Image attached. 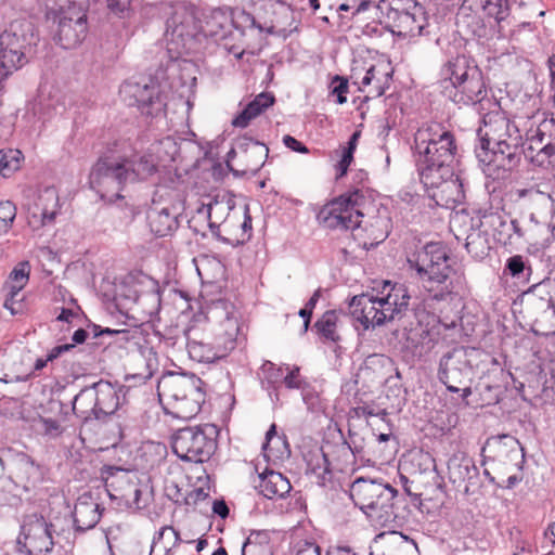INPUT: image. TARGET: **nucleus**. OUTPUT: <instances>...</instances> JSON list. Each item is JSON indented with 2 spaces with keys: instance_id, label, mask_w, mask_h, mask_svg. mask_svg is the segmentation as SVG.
Listing matches in <instances>:
<instances>
[{
  "instance_id": "nucleus-1",
  "label": "nucleus",
  "mask_w": 555,
  "mask_h": 555,
  "mask_svg": "<svg viewBox=\"0 0 555 555\" xmlns=\"http://www.w3.org/2000/svg\"><path fill=\"white\" fill-rule=\"evenodd\" d=\"M158 171L156 157L150 153L101 155L91 168L89 184L102 199L115 203L130 184L144 182Z\"/></svg>"
},
{
  "instance_id": "nucleus-2",
  "label": "nucleus",
  "mask_w": 555,
  "mask_h": 555,
  "mask_svg": "<svg viewBox=\"0 0 555 555\" xmlns=\"http://www.w3.org/2000/svg\"><path fill=\"white\" fill-rule=\"evenodd\" d=\"M416 166L421 181L428 188L450 182L459 188L456 201L464 199L463 181L454 177L456 144L454 134L439 124L421 129L415 134Z\"/></svg>"
},
{
  "instance_id": "nucleus-3",
  "label": "nucleus",
  "mask_w": 555,
  "mask_h": 555,
  "mask_svg": "<svg viewBox=\"0 0 555 555\" xmlns=\"http://www.w3.org/2000/svg\"><path fill=\"white\" fill-rule=\"evenodd\" d=\"M485 126L478 129V144L475 155L487 176L495 170L509 171L520 163L526 154L522 135L517 126L509 119L496 114L483 120Z\"/></svg>"
},
{
  "instance_id": "nucleus-4",
  "label": "nucleus",
  "mask_w": 555,
  "mask_h": 555,
  "mask_svg": "<svg viewBox=\"0 0 555 555\" xmlns=\"http://www.w3.org/2000/svg\"><path fill=\"white\" fill-rule=\"evenodd\" d=\"M410 269L415 270L430 297L437 301L448 300L454 294L450 280L452 267L448 247L441 242H429L416 248L408 257Z\"/></svg>"
},
{
  "instance_id": "nucleus-5",
  "label": "nucleus",
  "mask_w": 555,
  "mask_h": 555,
  "mask_svg": "<svg viewBox=\"0 0 555 555\" xmlns=\"http://www.w3.org/2000/svg\"><path fill=\"white\" fill-rule=\"evenodd\" d=\"M210 312L215 319L220 321L214 341H205L203 338H198L196 331L188 330L185 332L189 356L199 363H210L225 357L228 352L235 348L240 331L238 320L232 304L218 301Z\"/></svg>"
},
{
  "instance_id": "nucleus-6",
  "label": "nucleus",
  "mask_w": 555,
  "mask_h": 555,
  "mask_svg": "<svg viewBox=\"0 0 555 555\" xmlns=\"http://www.w3.org/2000/svg\"><path fill=\"white\" fill-rule=\"evenodd\" d=\"M442 94L455 104L476 105L487 98L482 72L465 55L449 60L441 68Z\"/></svg>"
},
{
  "instance_id": "nucleus-7",
  "label": "nucleus",
  "mask_w": 555,
  "mask_h": 555,
  "mask_svg": "<svg viewBox=\"0 0 555 555\" xmlns=\"http://www.w3.org/2000/svg\"><path fill=\"white\" fill-rule=\"evenodd\" d=\"M397 494L393 487L377 479L359 477L350 486V498L354 505L384 526L396 521L393 500Z\"/></svg>"
},
{
  "instance_id": "nucleus-8",
  "label": "nucleus",
  "mask_w": 555,
  "mask_h": 555,
  "mask_svg": "<svg viewBox=\"0 0 555 555\" xmlns=\"http://www.w3.org/2000/svg\"><path fill=\"white\" fill-rule=\"evenodd\" d=\"M37 40L35 26L27 20L12 22L0 35V90L9 75L27 63V50Z\"/></svg>"
},
{
  "instance_id": "nucleus-9",
  "label": "nucleus",
  "mask_w": 555,
  "mask_h": 555,
  "mask_svg": "<svg viewBox=\"0 0 555 555\" xmlns=\"http://www.w3.org/2000/svg\"><path fill=\"white\" fill-rule=\"evenodd\" d=\"M370 196L354 189L325 204L318 214L319 222L332 230H354L360 227Z\"/></svg>"
},
{
  "instance_id": "nucleus-10",
  "label": "nucleus",
  "mask_w": 555,
  "mask_h": 555,
  "mask_svg": "<svg viewBox=\"0 0 555 555\" xmlns=\"http://www.w3.org/2000/svg\"><path fill=\"white\" fill-rule=\"evenodd\" d=\"M474 349L459 346L443 353L438 363L437 377L448 391L460 393L462 400L468 405L472 396V382L474 376L470 354Z\"/></svg>"
},
{
  "instance_id": "nucleus-11",
  "label": "nucleus",
  "mask_w": 555,
  "mask_h": 555,
  "mask_svg": "<svg viewBox=\"0 0 555 555\" xmlns=\"http://www.w3.org/2000/svg\"><path fill=\"white\" fill-rule=\"evenodd\" d=\"M47 18L52 21L53 40L63 49H74L86 38L88 33L87 11L82 5L69 1L66 5L51 9Z\"/></svg>"
},
{
  "instance_id": "nucleus-12",
  "label": "nucleus",
  "mask_w": 555,
  "mask_h": 555,
  "mask_svg": "<svg viewBox=\"0 0 555 555\" xmlns=\"http://www.w3.org/2000/svg\"><path fill=\"white\" fill-rule=\"evenodd\" d=\"M379 8L398 36L416 37L430 34L425 9L415 0H382Z\"/></svg>"
},
{
  "instance_id": "nucleus-13",
  "label": "nucleus",
  "mask_w": 555,
  "mask_h": 555,
  "mask_svg": "<svg viewBox=\"0 0 555 555\" xmlns=\"http://www.w3.org/2000/svg\"><path fill=\"white\" fill-rule=\"evenodd\" d=\"M217 429L214 425L184 427L172 438V451L182 461L204 463L217 449Z\"/></svg>"
},
{
  "instance_id": "nucleus-14",
  "label": "nucleus",
  "mask_w": 555,
  "mask_h": 555,
  "mask_svg": "<svg viewBox=\"0 0 555 555\" xmlns=\"http://www.w3.org/2000/svg\"><path fill=\"white\" fill-rule=\"evenodd\" d=\"M521 301L537 334H555V280L546 279L531 286Z\"/></svg>"
},
{
  "instance_id": "nucleus-15",
  "label": "nucleus",
  "mask_w": 555,
  "mask_h": 555,
  "mask_svg": "<svg viewBox=\"0 0 555 555\" xmlns=\"http://www.w3.org/2000/svg\"><path fill=\"white\" fill-rule=\"evenodd\" d=\"M54 525L41 514L26 515L16 540L17 550L26 555H48L54 548Z\"/></svg>"
},
{
  "instance_id": "nucleus-16",
  "label": "nucleus",
  "mask_w": 555,
  "mask_h": 555,
  "mask_svg": "<svg viewBox=\"0 0 555 555\" xmlns=\"http://www.w3.org/2000/svg\"><path fill=\"white\" fill-rule=\"evenodd\" d=\"M122 101L128 106H137L142 114L152 116L164 107L159 86L152 79L142 81H125L119 90Z\"/></svg>"
},
{
  "instance_id": "nucleus-17",
  "label": "nucleus",
  "mask_w": 555,
  "mask_h": 555,
  "mask_svg": "<svg viewBox=\"0 0 555 555\" xmlns=\"http://www.w3.org/2000/svg\"><path fill=\"white\" fill-rule=\"evenodd\" d=\"M485 225L483 220L479 217L473 218L467 214L456 215L451 220V228H466L460 233H455L456 240H465V248L474 258L482 259L490 250V243L486 230L481 228Z\"/></svg>"
},
{
  "instance_id": "nucleus-18",
  "label": "nucleus",
  "mask_w": 555,
  "mask_h": 555,
  "mask_svg": "<svg viewBox=\"0 0 555 555\" xmlns=\"http://www.w3.org/2000/svg\"><path fill=\"white\" fill-rule=\"evenodd\" d=\"M483 462L492 461L520 468L525 454L520 442L511 435L492 436L481 450Z\"/></svg>"
},
{
  "instance_id": "nucleus-19",
  "label": "nucleus",
  "mask_w": 555,
  "mask_h": 555,
  "mask_svg": "<svg viewBox=\"0 0 555 555\" xmlns=\"http://www.w3.org/2000/svg\"><path fill=\"white\" fill-rule=\"evenodd\" d=\"M203 380L194 374L168 372L164 374L157 384L159 397L166 398L173 406L175 402L190 392L203 387Z\"/></svg>"
},
{
  "instance_id": "nucleus-20",
  "label": "nucleus",
  "mask_w": 555,
  "mask_h": 555,
  "mask_svg": "<svg viewBox=\"0 0 555 555\" xmlns=\"http://www.w3.org/2000/svg\"><path fill=\"white\" fill-rule=\"evenodd\" d=\"M104 507L91 492H85L77 499L73 517L76 532L83 533L93 529L100 521Z\"/></svg>"
},
{
  "instance_id": "nucleus-21",
  "label": "nucleus",
  "mask_w": 555,
  "mask_h": 555,
  "mask_svg": "<svg viewBox=\"0 0 555 555\" xmlns=\"http://www.w3.org/2000/svg\"><path fill=\"white\" fill-rule=\"evenodd\" d=\"M350 314L364 330L386 323V317L379 310L377 297L369 294L353 296L349 302Z\"/></svg>"
},
{
  "instance_id": "nucleus-22",
  "label": "nucleus",
  "mask_w": 555,
  "mask_h": 555,
  "mask_svg": "<svg viewBox=\"0 0 555 555\" xmlns=\"http://www.w3.org/2000/svg\"><path fill=\"white\" fill-rule=\"evenodd\" d=\"M9 479L16 490L29 492L42 480V472L28 455L22 453L15 459Z\"/></svg>"
},
{
  "instance_id": "nucleus-23",
  "label": "nucleus",
  "mask_w": 555,
  "mask_h": 555,
  "mask_svg": "<svg viewBox=\"0 0 555 555\" xmlns=\"http://www.w3.org/2000/svg\"><path fill=\"white\" fill-rule=\"evenodd\" d=\"M159 190L153 196V207L149 211V224L151 231L159 236H166L176 231L179 227L178 211L176 207H158L160 201Z\"/></svg>"
},
{
  "instance_id": "nucleus-24",
  "label": "nucleus",
  "mask_w": 555,
  "mask_h": 555,
  "mask_svg": "<svg viewBox=\"0 0 555 555\" xmlns=\"http://www.w3.org/2000/svg\"><path fill=\"white\" fill-rule=\"evenodd\" d=\"M449 480L453 485L466 483L465 492L477 485L479 469L472 457L464 453H455L448 461Z\"/></svg>"
},
{
  "instance_id": "nucleus-25",
  "label": "nucleus",
  "mask_w": 555,
  "mask_h": 555,
  "mask_svg": "<svg viewBox=\"0 0 555 555\" xmlns=\"http://www.w3.org/2000/svg\"><path fill=\"white\" fill-rule=\"evenodd\" d=\"M410 295L402 284L393 285L386 296L377 297L379 310L386 317V322L401 320L409 310Z\"/></svg>"
},
{
  "instance_id": "nucleus-26",
  "label": "nucleus",
  "mask_w": 555,
  "mask_h": 555,
  "mask_svg": "<svg viewBox=\"0 0 555 555\" xmlns=\"http://www.w3.org/2000/svg\"><path fill=\"white\" fill-rule=\"evenodd\" d=\"M258 479L259 483L255 488L269 500L284 499L292 490L289 480L279 472L267 469Z\"/></svg>"
},
{
  "instance_id": "nucleus-27",
  "label": "nucleus",
  "mask_w": 555,
  "mask_h": 555,
  "mask_svg": "<svg viewBox=\"0 0 555 555\" xmlns=\"http://www.w3.org/2000/svg\"><path fill=\"white\" fill-rule=\"evenodd\" d=\"M237 149L245 164V168L241 170L242 176L248 171H258L263 166L269 153V149L263 143L247 138L237 141Z\"/></svg>"
},
{
  "instance_id": "nucleus-28",
  "label": "nucleus",
  "mask_w": 555,
  "mask_h": 555,
  "mask_svg": "<svg viewBox=\"0 0 555 555\" xmlns=\"http://www.w3.org/2000/svg\"><path fill=\"white\" fill-rule=\"evenodd\" d=\"M36 206L39 214L37 211L31 214L29 221L31 224H35L38 218L40 219L37 227H43L53 222L60 208L57 191L54 188H46L40 193Z\"/></svg>"
},
{
  "instance_id": "nucleus-29",
  "label": "nucleus",
  "mask_w": 555,
  "mask_h": 555,
  "mask_svg": "<svg viewBox=\"0 0 555 555\" xmlns=\"http://www.w3.org/2000/svg\"><path fill=\"white\" fill-rule=\"evenodd\" d=\"M96 404L98 415L100 420L105 418L116 412L119 406V395L117 388L109 382L99 380L93 384Z\"/></svg>"
},
{
  "instance_id": "nucleus-30",
  "label": "nucleus",
  "mask_w": 555,
  "mask_h": 555,
  "mask_svg": "<svg viewBox=\"0 0 555 555\" xmlns=\"http://www.w3.org/2000/svg\"><path fill=\"white\" fill-rule=\"evenodd\" d=\"M93 384L82 388L74 398L73 412L83 420H100L98 415V404Z\"/></svg>"
},
{
  "instance_id": "nucleus-31",
  "label": "nucleus",
  "mask_w": 555,
  "mask_h": 555,
  "mask_svg": "<svg viewBox=\"0 0 555 555\" xmlns=\"http://www.w3.org/2000/svg\"><path fill=\"white\" fill-rule=\"evenodd\" d=\"M273 94L262 92L258 94L245 108L232 120V125L238 128H245L249 121L259 116L264 109L274 104Z\"/></svg>"
},
{
  "instance_id": "nucleus-32",
  "label": "nucleus",
  "mask_w": 555,
  "mask_h": 555,
  "mask_svg": "<svg viewBox=\"0 0 555 555\" xmlns=\"http://www.w3.org/2000/svg\"><path fill=\"white\" fill-rule=\"evenodd\" d=\"M204 402L205 392L203 387H199L177 400L172 406V414L178 418L190 420L199 413Z\"/></svg>"
},
{
  "instance_id": "nucleus-33",
  "label": "nucleus",
  "mask_w": 555,
  "mask_h": 555,
  "mask_svg": "<svg viewBox=\"0 0 555 555\" xmlns=\"http://www.w3.org/2000/svg\"><path fill=\"white\" fill-rule=\"evenodd\" d=\"M233 27V21L222 10H214L206 18L202 29L206 36L216 40H227L228 33Z\"/></svg>"
},
{
  "instance_id": "nucleus-34",
  "label": "nucleus",
  "mask_w": 555,
  "mask_h": 555,
  "mask_svg": "<svg viewBox=\"0 0 555 555\" xmlns=\"http://www.w3.org/2000/svg\"><path fill=\"white\" fill-rule=\"evenodd\" d=\"M307 472L318 478V483L324 486L332 478V467L328 460V453L324 448L310 451L306 457Z\"/></svg>"
},
{
  "instance_id": "nucleus-35",
  "label": "nucleus",
  "mask_w": 555,
  "mask_h": 555,
  "mask_svg": "<svg viewBox=\"0 0 555 555\" xmlns=\"http://www.w3.org/2000/svg\"><path fill=\"white\" fill-rule=\"evenodd\" d=\"M481 219L492 229L493 237L498 243L504 246L513 245L511 231L514 229V219H507L496 212L485 214Z\"/></svg>"
},
{
  "instance_id": "nucleus-36",
  "label": "nucleus",
  "mask_w": 555,
  "mask_h": 555,
  "mask_svg": "<svg viewBox=\"0 0 555 555\" xmlns=\"http://www.w3.org/2000/svg\"><path fill=\"white\" fill-rule=\"evenodd\" d=\"M539 142L542 144L544 141L545 144L540 149V152L547 158H555V119H545L543 120L537 131L535 134L532 135V142Z\"/></svg>"
},
{
  "instance_id": "nucleus-37",
  "label": "nucleus",
  "mask_w": 555,
  "mask_h": 555,
  "mask_svg": "<svg viewBox=\"0 0 555 555\" xmlns=\"http://www.w3.org/2000/svg\"><path fill=\"white\" fill-rule=\"evenodd\" d=\"M338 320L339 317L336 310H327L314 323V328L325 340L338 343L340 340L337 333Z\"/></svg>"
},
{
  "instance_id": "nucleus-38",
  "label": "nucleus",
  "mask_w": 555,
  "mask_h": 555,
  "mask_svg": "<svg viewBox=\"0 0 555 555\" xmlns=\"http://www.w3.org/2000/svg\"><path fill=\"white\" fill-rule=\"evenodd\" d=\"M275 4L278 5L280 10V15L285 17V21L282 20L280 16L276 18L275 23L278 25H283L284 27L276 30V26L274 24L270 25L268 28H266L263 31H266L268 35H279L286 37L289 33H292L296 27L291 28L293 22H294V10L295 7L293 4H287L283 0H276Z\"/></svg>"
},
{
  "instance_id": "nucleus-39",
  "label": "nucleus",
  "mask_w": 555,
  "mask_h": 555,
  "mask_svg": "<svg viewBox=\"0 0 555 555\" xmlns=\"http://www.w3.org/2000/svg\"><path fill=\"white\" fill-rule=\"evenodd\" d=\"M518 201L525 205H533L541 208H553V201L548 193L542 192L535 188L518 189L515 191Z\"/></svg>"
},
{
  "instance_id": "nucleus-40",
  "label": "nucleus",
  "mask_w": 555,
  "mask_h": 555,
  "mask_svg": "<svg viewBox=\"0 0 555 555\" xmlns=\"http://www.w3.org/2000/svg\"><path fill=\"white\" fill-rule=\"evenodd\" d=\"M23 159L20 150H0V175L4 178L13 175L21 168Z\"/></svg>"
},
{
  "instance_id": "nucleus-41",
  "label": "nucleus",
  "mask_w": 555,
  "mask_h": 555,
  "mask_svg": "<svg viewBox=\"0 0 555 555\" xmlns=\"http://www.w3.org/2000/svg\"><path fill=\"white\" fill-rule=\"evenodd\" d=\"M30 266L28 261L20 262L10 274L9 288L12 298L17 296L29 279Z\"/></svg>"
},
{
  "instance_id": "nucleus-42",
  "label": "nucleus",
  "mask_w": 555,
  "mask_h": 555,
  "mask_svg": "<svg viewBox=\"0 0 555 555\" xmlns=\"http://www.w3.org/2000/svg\"><path fill=\"white\" fill-rule=\"evenodd\" d=\"M504 273H507L517 280L525 281L528 280L531 274V267L528 264V260L522 256L515 255L506 260Z\"/></svg>"
},
{
  "instance_id": "nucleus-43",
  "label": "nucleus",
  "mask_w": 555,
  "mask_h": 555,
  "mask_svg": "<svg viewBox=\"0 0 555 555\" xmlns=\"http://www.w3.org/2000/svg\"><path fill=\"white\" fill-rule=\"evenodd\" d=\"M267 535L261 532L251 533L243 544L242 555H267L268 554V542Z\"/></svg>"
},
{
  "instance_id": "nucleus-44",
  "label": "nucleus",
  "mask_w": 555,
  "mask_h": 555,
  "mask_svg": "<svg viewBox=\"0 0 555 555\" xmlns=\"http://www.w3.org/2000/svg\"><path fill=\"white\" fill-rule=\"evenodd\" d=\"M261 384L266 389L275 388V385L283 379V369L271 361H264L260 367Z\"/></svg>"
},
{
  "instance_id": "nucleus-45",
  "label": "nucleus",
  "mask_w": 555,
  "mask_h": 555,
  "mask_svg": "<svg viewBox=\"0 0 555 555\" xmlns=\"http://www.w3.org/2000/svg\"><path fill=\"white\" fill-rule=\"evenodd\" d=\"M287 370H288V373L285 376L283 375L282 382L285 384V386L288 389L301 390L302 398L307 402L308 397H309V393H308V388L310 387L309 383L305 378L301 377V375L299 373L300 369L298 366H294L292 369L287 367Z\"/></svg>"
},
{
  "instance_id": "nucleus-46",
  "label": "nucleus",
  "mask_w": 555,
  "mask_h": 555,
  "mask_svg": "<svg viewBox=\"0 0 555 555\" xmlns=\"http://www.w3.org/2000/svg\"><path fill=\"white\" fill-rule=\"evenodd\" d=\"M481 8L487 16L498 22L505 20L509 12L508 0H482Z\"/></svg>"
},
{
  "instance_id": "nucleus-47",
  "label": "nucleus",
  "mask_w": 555,
  "mask_h": 555,
  "mask_svg": "<svg viewBox=\"0 0 555 555\" xmlns=\"http://www.w3.org/2000/svg\"><path fill=\"white\" fill-rule=\"evenodd\" d=\"M167 537L169 540L172 539L175 542L179 540V533L172 527H163L156 533L153 539L150 555H166L168 547L163 545V539Z\"/></svg>"
},
{
  "instance_id": "nucleus-48",
  "label": "nucleus",
  "mask_w": 555,
  "mask_h": 555,
  "mask_svg": "<svg viewBox=\"0 0 555 555\" xmlns=\"http://www.w3.org/2000/svg\"><path fill=\"white\" fill-rule=\"evenodd\" d=\"M17 208L11 201L0 202V234H5L12 228Z\"/></svg>"
},
{
  "instance_id": "nucleus-49",
  "label": "nucleus",
  "mask_w": 555,
  "mask_h": 555,
  "mask_svg": "<svg viewBox=\"0 0 555 555\" xmlns=\"http://www.w3.org/2000/svg\"><path fill=\"white\" fill-rule=\"evenodd\" d=\"M37 427L43 436H47L50 439L60 437L64 431L62 424L57 420L51 417L40 416L37 421Z\"/></svg>"
},
{
  "instance_id": "nucleus-50",
  "label": "nucleus",
  "mask_w": 555,
  "mask_h": 555,
  "mask_svg": "<svg viewBox=\"0 0 555 555\" xmlns=\"http://www.w3.org/2000/svg\"><path fill=\"white\" fill-rule=\"evenodd\" d=\"M219 206L220 205L218 201L211 202L207 205H203L201 208L197 209V215L208 220V227L214 236H216L218 240L225 241V238L220 236V223L217 220H212V212L217 210Z\"/></svg>"
},
{
  "instance_id": "nucleus-51",
  "label": "nucleus",
  "mask_w": 555,
  "mask_h": 555,
  "mask_svg": "<svg viewBox=\"0 0 555 555\" xmlns=\"http://www.w3.org/2000/svg\"><path fill=\"white\" fill-rule=\"evenodd\" d=\"M128 504L135 509H143L149 506L151 502V493L146 489L134 487L128 494Z\"/></svg>"
},
{
  "instance_id": "nucleus-52",
  "label": "nucleus",
  "mask_w": 555,
  "mask_h": 555,
  "mask_svg": "<svg viewBox=\"0 0 555 555\" xmlns=\"http://www.w3.org/2000/svg\"><path fill=\"white\" fill-rule=\"evenodd\" d=\"M109 13L119 18H128L133 12L132 0H106Z\"/></svg>"
},
{
  "instance_id": "nucleus-53",
  "label": "nucleus",
  "mask_w": 555,
  "mask_h": 555,
  "mask_svg": "<svg viewBox=\"0 0 555 555\" xmlns=\"http://www.w3.org/2000/svg\"><path fill=\"white\" fill-rule=\"evenodd\" d=\"M373 82H375V83L373 86V89L370 90L369 93L372 94L373 98L382 96L385 93V88L382 85L380 79L376 78V76H375V67L371 66L365 72V75L363 76V78L361 80V85L362 86H370Z\"/></svg>"
},
{
  "instance_id": "nucleus-54",
  "label": "nucleus",
  "mask_w": 555,
  "mask_h": 555,
  "mask_svg": "<svg viewBox=\"0 0 555 555\" xmlns=\"http://www.w3.org/2000/svg\"><path fill=\"white\" fill-rule=\"evenodd\" d=\"M363 448V438H361L359 434L349 429V442L344 441L340 444L341 451L345 453L350 452L352 455H356L362 453Z\"/></svg>"
},
{
  "instance_id": "nucleus-55",
  "label": "nucleus",
  "mask_w": 555,
  "mask_h": 555,
  "mask_svg": "<svg viewBox=\"0 0 555 555\" xmlns=\"http://www.w3.org/2000/svg\"><path fill=\"white\" fill-rule=\"evenodd\" d=\"M193 21L192 15L184 14L183 17L179 13H175L170 20H168L167 25L168 27L173 28V33L178 34V36H183L184 34H188L185 23H190Z\"/></svg>"
},
{
  "instance_id": "nucleus-56",
  "label": "nucleus",
  "mask_w": 555,
  "mask_h": 555,
  "mask_svg": "<svg viewBox=\"0 0 555 555\" xmlns=\"http://www.w3.org/2000/svg\"><path fill=\"white\" fill-rule=\"evenodd\" d=\"M332 85H334L333 93L337 95V103H346V94L348 93V80L341 76L336 75L333 78Z\"/></svg>"
},
{
  "instance_id": "nucleus-57",
  "label": "nucleus",
  "mask_w": 555,
  "mask_h": 555,
  "mask_svg": "<svg viewBox=\"0 0 555 555\" xmlns=\"http://www.w3.org/2000/svg\"><path fill=\"white\" fill-rule=\"evenodd\" d=\"M352 160H353V152L343 149L341 158L335 166L336 171H337L336 179H339L347 173L348 168H349L350 164L352 163Z\"/></svg>"
},
{
  "instance_id": "nucleus-58",
  "label": "nucleus",
  "mask_w": 555,
  "mask_h": 555,
  "mask_svg": "<svg viewBox=\"0 0 555 555\" xmlns=\"http://www.w3.org/2000/svg\"><path fill=\"white\" fill-rule=\"evenodd\" d=\"M93 333L94 337L107 334V335H116L120 336V339L128 340L129 339V331L121 328V330H112L109 327L101 328L99 325H93Z\"/></svg>"
},
{
  "instance_id": "nucleus-59",
  "label": "nucleus",
  "mask_w": 555,
  "mask_h": 555,
  "mask_svg": "<svg viewBox=\"0 0 555 555\" xmlns=\"http://www.w3.org/2000/svg\"><path fill=\"white\" fill-rule=\"evenodd\" d=\"M275 437H276V426H275V424H272L270 426L269 430L266 434V442L262 446V450H263L264 456H267V457H270V456L278 457V454L272 452V449H271V446H270L272 439L275 438Z\"/></svg>"
},
{
  "instance_id": "nucleus-60",
  "label": "nucleus",
  "mask_w": 555,
  "mask_h": 555,
  "mask_svg": "<svg viewBox=\"0 0 555 555\" xmlns=\"http://www.w3.org/2000/svg\"><path fill=\"white\" fill-rule=\"evenodd\" d=\"M283 143L292 151L298 153H308L307 146L289 134L284 135Z\"/></svg>"
},
{
  "instance_id": "nucleus-61",
  "label": "nucleus",
  "mask_w": 555,
  "mask_h": 555,
  "mask_svg": "<svg viewBox=\"0 0 555 555\" xmlns=\"http://www.w3.org/2000/svg\"><path fill=\"white\" fill-rule=\"evenodd\" d=\"M74 348V345L72 344H64L60 346H55L47 356L49 361H53L54 359L59 358L62 353L70 350Z\"/></svg>"
},
{
  "instance_id": "nucleus-62",
  "label": "nucleus",
  "mask_w": 555,
  "mask_h": 555,
  "mask_svg": "<svg viewBox=\"0 0 555 555\" xmlns=\"http://www.w3.org/2000/svg\"><path fill=\"white\" fill-rule=\"evenodd\" d=\"M295 555H321V548L313 543H305Z\"/></svg>"
},
{
  "instance_id": "nucleus-63",
  "label": "nucleus",
  "mask_w": 555,
  "mask_h": 555,
  "mask_svg": "<svg viewBox=\"0 0 555 555\" xmlns=\"http://www.w3.org/2000/svg\"><path fill=\"white\" fill-rule=\"evenodd\" d=\"M212 512L221 518H227L229 516V507L224 501L216 500L212 504Z\"/></svg>"
},
{
  "instance_id": "nucleus-64",
  "label": "nucleus",
  "mask_w": 555,
  "mask_h": 555,
  "mask_svg": "<svg viewBox=\"0 0 555 555\" xmlns=\"http://www.w3.org/2000/svg\"><path fill=\"white\" fill-rule=\"evenodd\" d=\"M326 555H358V554L349 546L337 545V546L330 547Z\"/></svg>"
}]
</instances>
